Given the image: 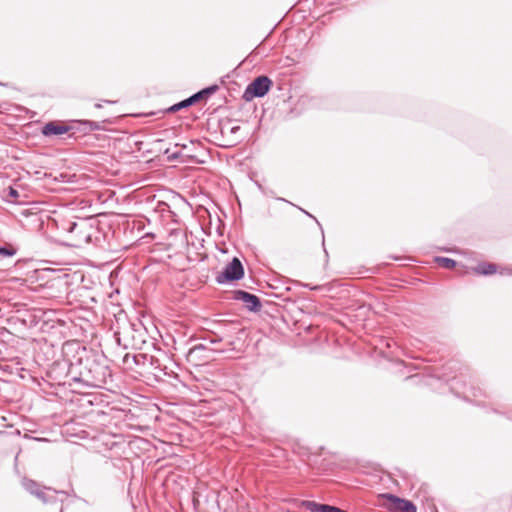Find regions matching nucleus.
Wrapping results in <instances>:
<instances>
[{"mask_svg":"<svg viewBox=\"0 0 512 512\" xmlns=\"http://www.w3.org/2000/svg\"><path fill=\"white\" fill-rule=\"evenodd\" d=\"M300 210H301L303 213H305L307 216H309V217H311V218H314V219H315V217H314L313 215H311L309 212L305 211V210H304V209H302V208H300Z\"/></svg>","mask_w":512,"mask_h":512,"instance_id":"nucleus-18","label":"nucleus"},{"mask_svg":"<svg viewBox=\"0 0 512 512\" xmlns=\"http://www.w3.org/2000/svg\"><path fill=\"white\" fill-rule=\"evenodd\" d=\"M435 261L445 269H452L456 266V261L448 257H436Z\"/></svg>","mask_w":512,"mask_h":512,"instance_id":"nucleus-11","label":"nucleus"},{"mask_svg":"<svg viewBox=\"0 0 512 512\" xmlns=\"http://www.w3.org/2000/svg\"><path fill=\"white\" fill-rule=\"evenodd\" d=\"M145 360L146 359V355L144 354H139V355H134L133 356V360L136 364H139L140 363V360Z\"/></svg>","mask_w":512,"mask_h":512,"instance_id":"nucleus-17","label":"nucleus"},{"mask_svg":"<svg viewBox=\"0 0 512 512\" xmlns=\"http://www.w3.org/2000/svg\"><path fill=\"white\" fill-rule=\"evenodd\" d=\"M83 228H85V225L82 224V225H79L78 223L76 222H71L68 224V227L66 228V230L72 234V240L74 241L72 243L73 246H79L81 244V242L85 241L87 242L88 241V238L89 236H86L83 232Z\"/></svg>","mask_w":512,"mask_h":512,"instance_id":"nucleus-8","label":"nucleus"},{"mask_svg":"<svg viewBox=\"0 0 512 512\" xmlns=\"http://www.w3.org/2000/svg\"><path fill=\"white\" fill-rule=\"evenodd\" d=\"M95 107H96V108H101V107H102V105H101L100 103H97V104H95Z\"/></svg>","mask_w":512,"mask_h":512,"instance_id":"nucleus-20","label":"nucleus"},{"mask_svg":"<svg viewBox=\"0 0 512 512\" xmlns=\"http://www.w3.org/2000/svg\"><path fill=\"white\" fill-rule=\"evenodd\" d=\"M217 90H218V86L217 85H212L210 87H207V88L199 91L198 93L201 94V99H203L204 97H207V96L215 93Z\"/></svg>","mask_w":512,"mask_h":512,"instance_id":"nucleus-15","label":"nucleus"},{"mask_svg":"<svg viewBox=\"0 0 512 512\" xmlns=\"http://www.w3.org/2000/svg\"><path fill=\"white\" fill-rule=\"evenodd\" d=\"M272 86V80L268 76L255 78L245 89L243 99L251 101L254 98L265 96Z\"/></svg>","mask_w":512,"mask_h":512,"instance_id":"nucleus-2","label":"nucleus"},{"mask_svg":"<svg viewBox=\"0 0 512 512\" xmlns=\"http://www.w3.org/2000/svg\"><path fill=\"white\" fill-rule=\"evenodd\" d=\"M200 100H201V94L200 93H195L192 96H190L189 98H187L185 100H182L179 103H176V104L172 105L171 107H169L167 109V112L168 113L177 112V111H179L181 109L187 108V107L197 103Z\"/></svg>","mask_w":512,"mask_h":512,"instance_id":"nucleus-10","label":"nucleus"},{"mask_svg":"<svg viewBox=\"0 0 512 512\" xmlns=\"http://www.w3.org/2000/svg\"><path fill=\"white\" fill-rule=\"evenodd\" d=\"M22 486L24 487V489L26 491H28L30 494L36 496L39 500H41L45 504L53 502L56 499L53 494L56 492L55 490H52L49 487L42 486L35 480L25 477L22 479Z\"/></svg>","mask_w":512,"mask_h":512,"instance_id":"nucleus-3","label":"nucleus"},{"mask_svg":"<svg viewBox=\"0 0 512 512\" xmlns=\"http://www.w3.org/2000/svg\"><path fill=\"white\" fill-rule=\"evenodd\" d=\"M386 510L389 512H417V507L409 500L386 493Z\"/></svg>","mask_w":512,"mask_h":512,"instance_id":"nucleus-5","label":"nucleus"},{"mask_svg":"<svg viewBox=\"0 0 512 512\" xmlns=\"http://www.w3.org/2000/svg\"><path fill=\"white\" fill-rule=\"evenodd\" d=\"M133 332H135L133 324H128L121 330L116 331L114 337L117 344L123 346L125 349L136 347L142 340H137L135 335H131Z\"/></svg>","mask_w":512,"mask_h":512,"instance_id":"nucleus-6","label":"nucleus"},{"mask_svg":"<svg viewBox=\"0 0 512 512\" xmlns=\"http://www.w3.org/2000/svg\"><path fill=\"white\" fill-rule=\"evenodd\" d=\"M16 252L17 249L11 244L0 245V255L3 257H12Z\"/></svg>","mask_w":512,"mask_h":512,"instance_id":"nucleus-12","label":"nucleus"},{"mask_svg":"<svg viewBox=\"0 0 512 512\" xmlns=\"http://www.w3.org/2000/svg\"><path fill=\"white\" fill-rule=\"evenodd\" d=\"M389 258L393 259V260H396L397 258L396 257H393V256H389Z\"/></svg>","mask_w":512,"mask_h":512,"instance_id":"nucleus-21","label":"nucleus"},{"mask_svg":"<svg viewBox=\"0 0 512 512\" xmlns=\"http://www.w3.org/2000/svg\"><path fill=\"white\" fill-rule=\"evenodd\" d=\"M239 129H240V127H239V126H234V127H232V128H231V132H232V133H235V132H236V131H238Z\"/></svg>","mask_w":512,"mask_h":512,"instance_id":"nucleus-19","label":"nucleus"},{"mask_svg":"<svg viewBox=\"0 0 512 512\" xmlns=\"http://www.w3.org/2000/svg\"><path fill=\"white\" fill-rule=\"evenodd\" d=\"M244 276V268L241 261L234 257L230 263H228L222 272L216 276V281L219 284L240 280Z\"/></svg>","mask_w":512,"mask_h":512,"instance_id":"nucleus-4","label":"nucleus"},{"mask_svg":"<svg viewBox=\"0 0 512 512\" xmlns=\"http://www.w3.org/2000/svg\"><path fill=\"white\" fill-rule=\"evenodd\" d=\"M8 197L10 202L16 203L19 201L20 193L17 189L10 186L8 187Z\"/></svg>","mask_w":512,"mask_h":512,"instance_id":"nucleus-14","label":"nucleus"},{"mask_svg":"<svg viewBox=\"0 0 512 512\" xmlns=\"http://www.w3.org/2000/svg\"><path fill=\"white\" fill-rule=\"evenodd\" d=\"M82 124L85 126V129H87L89 131L98 130L100 128L99 123L94 122V121L86 120V121H83Z\"/></svg>","mask_w":512,"mask_h":512,"instance_id":"nucleus-16","label":"nucleus"},{"mask_svg":"<svg viewBox=\"0 0 512 512\" xmlns=\"http://www.w3.org/2000/svg\"><path fill=\"white\" fill-rule=\"evenodd\" d=\"M79 375L73 376L75 382H80L89 388H103L112 381V373L108 365L94 357H87L79 362Z\"/></svg>","mask_w":512,"mask_h":512,"instance_id":"nucleus-1","label":"nucleus"},{"mask_svg":"<svg viewBox=\"0 0 512 512\" xmlns=\"http://www.w3.org/2000/svg\"><path fill=\"white\" fill-rule=\"evenodd\" d=\"M233 299L243 302L245 307L252 312H259L262 308L259 297L243 290L234 291Z\"/></svg>","mask_w":512,"mask_h":512,"instance_id":"nucleus-7","label":"nucleus"},{"mask_svg":"<svg viewBox=\"0 0 512 512\" xmlns=\"http://www.w3.org/2000/svg\"><path fill=\"white\" fill-rule=\"evenodd\" d=\"M478 272L482 275H491L496 272V265L491 263H482L478 267Z\"/></svg>","mask_w":512,"mask_h":512,"instance_id":"nucleus-13","label":"nucleus"},{"mask_svg":"<svg viewBox=\"0 0 512 512\" xmlns=\"http://www.w3.org/2000/svg\"><path fill=\"white\" fill-rule=\"evenodd\" d=\"M70 130L69 126L62 125L57 122H49L42 128V133L45 136L62 135Z\"/></svg>","mask_w":512,"mask_h":512,"instance_id":"nucleus-9","label":"nucleus"}]
</instances>
